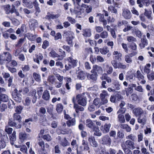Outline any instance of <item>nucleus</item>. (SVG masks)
<instances>
[{
    "instance_id": "412c9836",
    "label": "nucleus",
    "mask_w": 154,
    "mask_h": 154,
    "mask_svg": "<svg viewBox=\"0 0 154 154\" xmlns=\"http://www.w3.org/2000/svg\"><path fill=\"white\" fill-rule=\"evenodd\" d=\"M97 73H92L91 74L89 73L86 74V76L87 78L89 79H91L93 81H96L97 79Z\"/></svg>"
},
{
    "instance_id": "79ce46f5",
    "label": "nucleus",
    "mask_w": 154,
    "mask_h": 154,
    "mask_svg": "<svg viewBox=\"0 0 154 154\" xmlns=\"http://www.w3.org/2000/svg\"><path fill=\"white\" fill-rule=\"evenodd\" d=\"M8 100V96L5 94H1V101H2L4 102H6Z\"/></svg>"
},
{
    "instance_id": "6e6552de",
    "label": "nucleus",
    "mask_w": 154,
    "mask_h": 154,
    "mask_svg": "<svg viewBox=\"0 0 154 154\" xmlns=\"http://www.w3.org/2000/svg\"><path fill=\"white\" fill-rule=\"evenodd\" d=\"M63 55L60 57L57 54L54 50L51 51L49 53V56L54 58L59 57L58 60H62L65 56V52L63 51Z\"/></svg>"
},
{
    "instance_id": "052dcab7",
    "label": "nucleus",
    "mask_w": 154,
    "mask_h": 154,
    "mask_svg": "<svg viewBox=\"0 0 154 154\" xmlns=\"http://www.w3.org/2000/svg\"><path fill=\"white\" fill-rule=\"evenodd\" d=\"M109 51V50L107 48H103L101 49L100 50V52L102 54H106L108 53Z\"/></svg>"
},
{
    "instance_id": "338daca9",
    "label": "nucleus",
    "mask_w": 154,
    "mask_h": 154,
    "mask_svg": "<svg viewBox=\"0 0 154 154\" xmlns=\"http://www.w3.org/2000/svg\"><path fill=\"white\" fill-rule=\"evenodd\" d=\"M63 146H66L68 145L69 143L66 139L62 140L60 143Z\"/></svg>"
},
{
    "instance_id": "6e6d98bb",
    "label": "nucleus",
    "mask_w": 154,
    "mask_h": 154,
    "mask_svg": "<svg viewBox=\"0 0 154 154\" xmlns=\"http://www.w3.org/2000/svg\"><path fill=\"white\" fill-rule=\"evenodd\" d=\"M108 10L112 13H116L117 10L113 6L111 5L108 8Z\"/></svg>"
},
{
    "instance_id": "7ed1b4c3",
    "label": "nucleus",
    "mask_w": 154,
    "mask_h": 154,
    "mask_svg": "<svg viewBox=\"0 0 154 154\" xmlns=\"http://www.w3.org/2000/svg\"><path fill=\"white\" fill-rule=\"evenodd\" d=\"M67 60L68 61V63L65 65V68L67 70L76 66L77 60L73 59L71 57H69Z\"/></svg>"
},
{
    "instance_id": "f03ea898",
    "label": "nucleus",
    "mask_w": 154,
    "mask_h": 154,
    "mask_svg": "<svg viewBox=\"0 0 154 154\" xmlns=\"http://www.w3.org/2000/svg\"><path fill=\"white\" fill-rule=\"evenodd\" d=\"M84 94H78L76 96L78 103L83 106H85L87 104V100L85 97L84 96Z\"/></svg>"
},
{
    "instance_id": "aec40b11",
    "label": "nucleus",
    "mask_w": 154,
    "mask_h": 154,
    "mask_svg": "<svg viewBox=\"0 0 154 154\" xmlns=\"http://www.w3.org/2000/svg\"><path fill=\"white\" fill-rule=\"evenodd\" d=\"M97 17H98L99 20L103 23L104 26L106 24V21L104 19V16L103 14H101L100 13L97 14Z\"/></svg>"
},
{
    "instance_id": "8fccbe9b",
    "label": "nucleus",
    "mask_w": 154,
    "mask_h": 154,
    "mask_svg": "<svg viewBox=\"0 0 154 154\" xmlns=\"http://www.w3.org/2000/svg\"><path fill=\"white\" fill-rule=\"evenodd\" d=\"M20 148V150L21 152L25 153L24 154H27V149L26 145L21 146V147Z\"/></svg>"
},
{
    "instance_id": "9b49d317",
    "label": "nucleus",
    "mask_w": 154,
    "mask_h": 154,
    "mask_svg": "<svg viewBox=\"0 0 154 154\" xmlns=\"http://www.w3.org/2000/svg\"><path fill=\"white\" fill-rule=\"evenodd\" d=\"M133 113L136 116H140L144 114H146V111H143L141 108H137L133 110Z\"/></svg>"
},
{
    "instance_id": "ddd939ff",
    "label": "nucleus",
    "mask_w": 154,
    "mask_h": 154,
    "mask_svg": "<svg viewBox=\"0 0 154 154\" xmlns=\"http://www.w3.org/2000/svg\"><path fill=\"white\" fill-rule=\"evenodd\" d=\"M1 140V145H2V148H4L6 146V143L8 142V138L7 135H3L2 136Z\"/></svg>"
},
{
    "instance_id": "f3484780",
    "label": "nucleus",
    "mask_w": 154,
    "mask_h": 154,
    "mask_svg": "<svg viewBox=\"0 0 154 154\" xmlns=\"http://www.w3.org/2000/svg\"><path fill=\"white\" fill-rule=\"evenodd\" d=\"M103 143L110 146L111 143V140L108 135H106L102 138Z\"/></svg>"
},
{
    "instance_id": "a878e982",
    "label": "nucleus",
    "mask_w": 154,
    "mask_h": 154,
    "mask_svg": "<svg viewBox=\"0 0 154 154\" xmlns=\"http://www.w3.org/2000/svg\"><path fill=\"white\" fill-rule=\"evenodd\" d=\"M63 109V105L61 103H58L56 106V109L57 112L58 114L61 113Z\"/></svg>"
},
{
    "instance_id": "a211bd4d",
    "label": "nucleus",
    "mask_w": 154,
    "mask_h": 154,
    "mask_svg": "<svg viewBox=\"0 0 154 154\" xmlns=\"http://www.w3.org/2000/svg\"><path fill=\"white\" fill-rule=\"evenodd\" d=\"M29 24L31 28L34 29L38 26V23L36 20H31L29 21Z\"/></svg>"
},
{
    "instance_id": "bb28decb",
    "label": "nucleus",
    "mask_w": 154,
    "mask_h": 154,
    "mask_svg": "<svg viewBox=\"0 0 154 154\" xmlns=\"http://www.w3.org/2000/svg\"><path fill=\"white\" fill-rule=\"evenodd\" d=\"M25 36L31 41H34L36 37V35L29 33L26 34Z\"/></svg>"
},
{
    "instance_id": "4d7b16f0",
    "label": "nucleus",
    "mask_w": 154,
    "mask_h": 154,
    "mask_svg": "<svg viewBox=\"0 0 154 154\" xmlns=\"http://www.w3.org/2000/svg\"><path fill=\"white\" fill-rule=\"evenodd\" d=\"M23 109L22 106H17L15 108V112L17 113L20 114Z\"/></svg>"
},
{
    "instance_id": "c9c22d12",
    "label": "nucleus",
    "mask_w": 154,
    "mask_h": 154,
    "mask_svg": "<svg viewBox=\"0 0 154 154\" xmlns=\"http://www.w3.org/2000/svg\"><path fill=\"white\" fill-rule=\"evenodd\" d=\"M104 71L107 72V73L108 74H110L111 73L112 71V68L110 66L108 65H106L104 69Z\"/></svg>"
},
{
    "instance_id": "423d86ee",
    "label": "nucleus",
    "mask_w": 154,
    "mask_h": 154,
    "mask_svg": "<svg viewBox=\"0 0 154 154\" xmlns=\"http://www.w3.org/2000/svg\"><path fill=\"white\" fill-rule=\"evenodd\" d=\"M135 77L138 80L140 81V84H144L145 83L146 81L144 79V76L139 70L137 71Z\"/></svg>"
},
{
    "instance_id": "39448f33",
    "label": "nucleus",
    "mask_w": 154,
    "mask_h": 154,
    "mask_svg": "<svg viewBox=\"0 0 154 154\" xmlns=\"http://www.w3.org/2000/svg\"><path fill=\"white\" fill-rule=\"evenodd\" d=\"M75 5L74 10H72V9H70V10L71 14L73 15L75 14L76 15V17L80 18L81 17L80 16L82 14V9H80L79 6V5Z\"/></svg>"
},
{
    "instance_id": "cd10ccee",
    "label": "nucleus",
    "mask_w": 154,
    "mask_h": 154,
    "mask_svg": "<svg viewBox=\"0 0 154 154\" xmlns=\"http://www.w3.org/2000/svg\"><path fill=\"white\" fill-rule=\"evenodd\" d=\"M82 7L85 8V11L87 13L91 12L92 10V8L91 5H88L84 4H82L81 5Z\"/></svg>"
},
{
    "instance_id": "c756f323",
    "label": "nucleus",
    "mask_w": 154,
    "mask_h": 154,
    "mask_svg": "<svg viewBox=\"0 0 154 154\" xmlns=\"http://www.w3.org/2000/svg\"><path fill=\"white\" fill-rule=\"evenodd\" d=\"M78 78L81 80L84 79L85 78V75L82 71H79L77 72Z\"/></svg>"
},
{
    "instance_id": "9d476101",
    "label": "nucleus",
    "mask_w": 154,
    "mask_h": 154,
    "mask_svg": "<svg viewBox=\"0 0 154 154\" xmlns=\"http://www.w3.org/2000/svg\"><path fill=\"white\" fill-rule=\"evenodd\" d=\"M18 91L15 89L12 93V96L14 100L17 102H20L22 101L21 97H20L17 93Z\"/></svg>"
},
{
    "instance_id": "774afa93",
    "label": "nucleus",
    "mask_w": 154,
    "mask_h": 154,
    "mask_svg": "<svg viewBox=\"0 0 154 154\" xmlns=\"http://www.w3.org/2000/svg\"><path fill=\"white\" fill-rule=\"evenodd\" d=\"M49 42L47 41H45L43 42V44L42 45V48L43 49H46L49 45Z\"/></svg>"
},
{
    "instance_id": "393cba45",
    "label": "nucleus",
    "mask_w": 154,
    "mask_h": 154,
    "mask_svg": "<svg viewBox=\"0 0 154 154\" xmlns=\"http://www.w3.org/2000/svg\"><path fill=\"white\" fill-rule=\"evenodd\" d=\"M131 12L128 9H124L123 12V15L126 19H129L131 17Z\"/></svg>"
},
{
    "instance_id": "58836bf2",
    "label": "nucleus",
    "mask_w": 154,
    "mask_h": 154,
    "mask_svg": "<svg viewBox=\"0 0 154 154\" xmlns=\"http://www.w3.org/2000/svg\"><path fill=\"white\" fill-rule=\"evenodd\" d=\"M48 80L51 84H54L56 81V79L54 75L49 76L48 78Z\"/></svg>"
},
{
    "instance_id": "4be33fe9",
    "label": "nucleus",
    "mask_w": 154,
    "mask_h": 154,
    "mask_svg": "<svg viewBox=\"0 0 154 154\" xmlns=\"http://www.w3.org/2000/svg\"><path fill=\"white\" fill-rule=\"evenodd\" d=\"M88 140L90 143H92V145L93 147H97V146L98 144L95 141L94 137L93 136H90L88 138Z\"/></svg>"
},
{
    "instance_id": "c85d7f7f",
    "label": "nucleus",
    "mask_w": 154,
    "mask_h": 154,
    "mask_svg": "<svg viewBox=\"0 0 154 154\" xmlns=\"http://www.w3.org/2000/svg\"><path fill=\"white\" fill-rule=\"evenodd\" d=\"M66 124L68 127H70L73 126L75 124V118L71 119L66 122Z\"/></svg>"
},
{
    "instance_id": "473e14b6",
    "label": "nucleus",
    "mask_w": 154,
    "mask_h": 154,
    "mask_svg": "<svg viewBox=\"0 0 154 154\" xmlns=\"http://www.w3.org/2000/svg\"><path fill=\"white\" fill-rule=\"evenodd\" d=\"M118 121L121 123H124L125 122V120L123 114H118Z\"/></svg>"
},
{
    "instance_id": "0e129e2a",
    "label": "nucleus",
    "mask_w": 154,
    "mask_h": 154,
    "mask_svg": "<svg viewBox=\"0 0 154 154\" xmlns=\"http://www.w3.org/2000/svg\"><path fill=\"white\" fill-rule=\"evenodd\" d=\"M10 6L9 5H6L4 6V9L6 11L7 14H9L10 13Z\"/></svg>"
},
{
    "instance_id": "b1692460",
    "label": "nucleus",
    "mask_w": 154,
    "mask_h": 154,
    "mask_svg": "<svg viewBox=\"0 0 154 154\" xmlns=\"http://www.w3.org/2000/svg\"><path fill=\"white\" fill-rule=\"evenodd\" d=\"M35 56V58L34 59V61L39 64V61L42 60L43 58L42 54H36Z\"/></svg>"
},
{
    "instance_id": "1a4fd4ad",
    "label": "nucleus",
    "mask_w": 154,
    "mask_h": 154,
    "mask_svg": "<svg viewBox=\"0 0 154 154\" xmlns=\"http://www.w3.org/2000/svg\"><path fill=\"white\" fill-rule=\"evenodd\" d=\"M91 72L93 73H97H97L101 74L103 72V70L101 67L95 65H93Z\"/></svg>"
},
{
    "instance_id": "864d4df0",
    "label": "nucleus",
    "mask_w": 154,
    "mask_h": 154,
    "mask_svg": "<svg viewBox=\"0 0 154 154\" xmlns=\"http://www.w3.org/2000/svg\"><path fill=\"white\" fill-rule=\"evenodd\" d=\"M82 145L84 146V149L85 151L89 150L90 148L88 145L87 143L84 140H82Z\"/></svg>"
},
{
    "instance_id": "e433bc0d",
    "label": "nucleus",
    "mask_w": 154,
    "mask_h": 154,
    "mask_svg": "<svg viewBox=\"0 0 154 154\" xmlns=\"http://www.w3.org/2000/svg\"><path fill=\"white\" fill-rule=\"evenodd\" d=\"M48 112L50 115L52 114L53 111L54 109V106L52 104H50L47 107Z\"/></svg>"
},
{
    "instance_id": "e2e57ef3",
    "label": "nucleus",
    "mask_w": 154,
    "mask_h": 154,
    "mask_svg": "<svg viewBox=\"0 0 154 154\" xmlns=\"http://www.w3.org/2000/svg\"><path fill=\"white\" fill-rule=\"evenodd\" d=\"M100 99L97 98L94 100L93 103L96 106H97L99 105H101V103H100Z\"/></svg>"
},
{
    "instance_id": "0eeeda50",
    "label": "nucleus",
    "mask_w": 154,
    "mask_h": 154,
    "mask_svg": "<svg viewBox=\"0 0 154 154\" xmlns=\"http://www.w3.org/2000/svg\"><path fill=\"white\" fill-rule=\"evenodd\" d=\"M108 96V94L106 91H103L100 94V97L101 99V105L105 104L108 102L107 97Z\"/></svg>"
},
{
    "instance_id": "5fc2aeb1",
    "label": "nucleus",
    "mask_w": 154,
    "mask_h": 154,
    "mask_svg": "<svg viewBox=\"0 0 154 154\" xmlns=\"http://www.w3.org/2000/svg\"><path fill=\"white\" fill-rule=\"evenodd\" d=\"M31 121L30 119H26L23 123V125L25 128L29 127L31 123L29 122Z\"/></svg>"
},
{
    "instance_id": "f8f14e48",
    "label": "nucleus",
    "mask_w": 154,
    "mask_h": 154,
    "mask_svg": "<svg viewBox=\"0 0 154 154\" xmlns=\"http://www.w3.org/2000/svg\"><path fill=\"white\" fill-rule=\"evenodd\" d=\"M72 101L74 104V108L75 109V111L78 113L79 111H83L84 110L83 107L79 106L76 103L75 98V97H73L72 99Z\"/></svg>"
},
{
    "instance_id": "a18cd8bd",
    "label": "nucleus",
    "mask_w": 154,
    "mask_h": 154,
    "mask_svg": "<svg viewBox=\"0 0 154 154\" xmlns=\"http://www.w3.org/2000/svg\"><path fill=\"white\" fill-rule=\"evenodd\" d=\"M127 39L129 42H133L137 41L136 39L132 36H128Z\"/></svg>"
},
{
    "instance_id": "f257e3e1",
    "label": "nucleus",
    "mask_w": 154,
    "mask_h": 154,
    "mask_svg": "<svg viewBox=\"0 0 154 154\" xmlns=\"http://www.w3.org/2000/svg\"><path fill=\"white\" fill-rule=\"evenodd\" d=\"M125 143L126 147L127 148H124L122 146L125 153L126 154H132L131 151L128 149H133L135 148L134 142L128 140L125 141Z\"/></svg>"
},
{
    "instance_id": "4c0bfd02",
    "label": "nucleus",
    "mask_w": 154,
    "mask_h": 154,
    "mask_svg": "<svg viewBox=\"0 0 154 154\" xmlns=\"http://www.w3.org/2000/svg\"><path fill=\"white\" fill-rule=\"evenodd\" d=\"M94 135L100 136L101 135V133L100 132L99 128L98 127H94Z\"/></svg>"
},
{
    "instance_id": "2eb2a0df",
    "label": "nucleus",
    "mask_w": 154,
    "mask_h": 154,
    "mask_svg": "<svg viewBox=\"0 0 154 154\" xmlns=\"http://www.w3.org/2000/svg\"><path fill=\"white\" fill-rule=\"evenodd\" d=\"M19 138L20 141L23 143L25 140H27V134L25 132H20L19 134Z\"/></svg>"
},
{
    "instance_id": "bf43d9fd",
    "label": "nucleus",
    "mask_w": 154,
    "mask_h": 154,
    "mask_svg": "<svg viewBox=\"0 0 154 154\" xmlns=\"http://www.w3.org/2000/svg\"><path fill=\"white\" fill-rule=\"evenodd\" d=\"M36 90H33L32 92V96H34L33 99L32 100V102L33 103H35L37 99V98L36 97Z\"/></svg>"
},
{
    "instance_id": "37998d69",
    "label": "nucleus",
    "mask_w": 154,
    "mask_h": 154,
    "mask_svg": "<svg viewBox=\"0 0 154 154\" xmlns=\"http://www.w3.org/2000/svg\"><path fill=\"white\" fill-rule=\"evenodd\" d=\"M4 55L6 60L8 62L10 61L11 59V55L9 53L6 52L5 54Z\"/></svg>"
},
{
    "instance_id": "20e7f679",
    "label": "nucleus",
    "mask_w": 154,
    "mask_h": 154,
    "mask_svg": "<svg viewBox=\"0 0 154 154\" xmlns=\"http://www.w3.org/2000/svg\"><path fill=\"white\" fill-rule=\"evenodd\" d=\"M65 34L66 35V40L68 44L72 45V40L75 37L73 32L72 31H68L65 32Z\"/></svg>"
},
{
    "instance_id": "49530a36",
    "label": "nucleus",
    "mask_w": 154,
    "mask_h": 154,
    "mask_svg": "<svg viewBox=\"0 0 154 154\" xmlns=\"http://www.w3.org/2000/svg\"><path fill=\"white\" fill-rule=\"evenodd\" d=\"M125 90L126 93V95L128 96L131 94L133 92V90L131 88H128L125 89Z\"/></svg>"
},
{
    "instance_id": "3c124183",
    "label": "nucleus",
    "mask_w": 154,
    "mask_h": 154,
    "mask_svg": "<svg viewBox=\"0 0 154 154\" xmlns=\"http://www.w3.org/2000/svg\"><path fill=\"white\" fill-rule=\"evenodd\" d=\"M86 125L89 128H92L93 126V123L90 119H88L86 120Z\"/></svg>"
},
{
    "instance_id": "c03bdc74",
    "label": "nucleus",
    "mask_w": 154,
    "mask_h": 154,
    "mask_svg": "<svg viewBox=\"0 0 154 154\" xmlns=\"http://www.w3.org/2000/svg\"><path fill=\"white\" fill-rule=\"evenodd\" d=\"M100 36L102 38H106L108 37V34L106 31H104L100 34Z\"/></svg>"
},
{
    "instance_id": "09e8293b",
    "label": "nucleus",
    "mask_w": 154,
    "mask_h": 154,
    "mask_svg": "<svg viewBox=\"0 0 154 154\" xmlns=\"http://www.w3.org/2000/svg\"><path fill=\"white\" fill-rule=\"evenodd\" d=\"M13 117L14 120H17L19 122H20L21 119V117L19 115L18 113H15L14 114Z\"/></svg>"
},
{
    "instance_id": "4468645a",
    "label": "nucleus",
    "mask_w": 154,
    "mask_h": 154,
    "mask_svg": "<svg viewBox=\"0 0 154 154\" xmlns=\"http://www.w3.org/2000/svg\"><path fill=\"white\" fill-rule=\"evenodd\" d=\"M111 126L110 124L106 123L103 126H102L100 128V129L103 133H107L109 131Z\"/></svg>"
},
{
    "instance_id": "69168bd1",
    "label": "nucleus",
    "mask_w": 154,
    "mask_h": 154,
    "mask_svg": "<svg viewBox=\"0 0 154 154\" xmlns=\"http://www.w3.org/2000/svg\"><path fill=\"white\" fill-rule=\"evenodd\" d=\"M31 100L28 97L26 98L24 105L26 106H28L30 104Z\"/></svg>"
},
{
    "instance_id": "72a5a7b5",
    "label": "nucleus",
    "mask_w": 154,
    "mask_h": 154,
    "mask_svg": "<svg viewBox=\"0 0 154 154\" xmlns=\"http://www.w3.org/2000/svg\"><path fill=\"white\" fill-rule=\"evenodd\" d=\"M151 64L149 63L146 64L145 66L144 69V72L147 74L151 72L149 68L150 67Z\"/></svg>"
},
{
    "instance_id": "dca6fc26",
    "label": "nucleus",
    "mask_w": 154,
    "mask_h": 154,
    "mask_svg": "<svg viewBox=\"0 0 154 154\" xmlns=\"http://www.w3.org/2000/svg\"><path fill=\"white\" fill-rule=\"evenodd\" d=\"M146 114L140 115L138 119V122L142 125H145L146 122Z\"/></svg>"
},
{
    "instance_id": "13d9d810",
    "label": "nucleus",
    "mask_w": 154,
    "mask_h": 154,
    "mask_svg": "<svg viewBox=\"0 0 154 154\" xmlns=\"http://www.w3.org/2000/svg\"><path fill=\"white\" fill-rule=\"evenodd\" d=\"M48 16L50 19H54L58 18L60 16V15L58 14H49Z\"/></svg>"
},
{
    "instance_id": "de8ad7c7",
    "label": "nucleus",
    "mask_w": 154,
    "mask_h": 154,
    "mask_svg": "<svg viewBox=\"0 0 154 154\" xmlns=\"http://www.w3.org/2000/svg\"><path fill=\"white\" fill-rule=\"evenodd\" d=\"M33 77L36 81L37 82L40 81L41 77L39 74L34 73L33 74Z\"/></svg>"
},
{
    "instance_id": "ea45409f",
    "label": "nucleus",
    "mask_w": 154,
    "mask_h": 154,
    "mask_svg": "<svg viewBox=\"0 0 154 154\" xmlns=\"http://www.w3.org/2000/svg\"><path fill=\"white\" fill-rule=\"evenodd\" d=\"M113 54L114 55H115L116 58L118 60L120 59L122 56V54L117 51H114L113 53Z\"/></svg>"
},
{
    "instance_id": "2f4dec72",
    "label": "nucleus",
    "mask_w": 154,
    "mask_h": 154,
    "mask_svg": "<svg viewBox=\"0 0 154 154\" xmlns=\"http://www.w3.org/2000/svg\"><path fill=\"white\" fill-rule=\"evenodd\" d=\"M148 79L150 81H152L154 79V72L151 71V72L147 74Z\"/></svg>"
},
{
    "instance_id": "7c9ffc66",
    "label": "nucleus",
    "mask_w": 154,
    "mask_h": 154,
    "mask_svg": "<svg viewBox=\"0 0 154 154\" xmlns=\"http://www.w3.org/2000/svg\"><path fill=\"white\" fill-rule=\"evenodd\" d=\"M120 126L122 128L125 129L127 132H130L131 131V128L128 125L122 124Z\"/></svg>"
},
{
    "instance_id": "f704fd0d",
    "label": "nucleus",
    "mask_w": 154,
    "mask_h": 154,
    "mask_svg": "<svg viewBox=\"0 0 154 154\" xmlns=\"http://www.w3.org/2000/svg\"><path fill=\"white\" fill-rule=\"evenodd\" d=\"M145 12L144 14L147 18L150 20H152V17L151 16V14H152V11H148L147 10L145 9Z\"/></svg>"
},
{
    "instance_id": "603ef678",
    "label": "nucleus",
    "mask_w": 154,
    "mask_h": 154,
    "mask_svg": "<svg viewBox=\"0 0 154 154\" xmlns=\"http://www.w3.org/2000/svg\"><path fill=\"white\" fill-rule=\"evenodd\" d=\"M42 137L44 139V140H46L48 141H50L52 139L51 137L49 134H47L43 135Z\"/></svg>"
},
{
    "instance_id": "5701e85b",
    "label": "nucleus",
    "mask_w": 154,
    "mask_h": 154,
    "mask_svg": "<svg viewBox=\"0 0 154 154\" xmlns=\"http://www.w3.org/2000/svg\"><path fill=\"white\" fill-rule=\"evenodd\" d=\"M50 97V93L47 90L44 91L42 95V98L45 100L48 101L49 100Z\"/></svg>"
},
{
    "instance_id": "6ab92c4d",
    "label": "nucleus",
    "mask_w": 154,
    "mask_h": 154,
    "mask_svg": "<svg viewBox=\"0 0 154 154\" xmlns=\"http://www.w3.org/2000/svg\"><path fill=\"white\" fill-rule=\"evenodd\" d=\"M16 132L15 131H14L10 137V141L11 144L13 145L14 142L16 140Z\"/></svg>"
},
{
    "instance_id": "a19ab883",
    "label": "nucleus",
    "mask_w": 154,
    "mask_h": 154,
    "mask_svg": "<svg viewBox=\"0 0 154 154\" xmlns=\"http://www.w3.org/2000/svg\"><path fill=\"white\" fill-rule=\"evenodd\" d=\"M23 2L25 4L26 6L29 8H32L33 7V5L31 2H27L26 0H23Z\"/></svg>"
},
{
    "instance_id": "680f3d73",
    "label": "nucleus",
    "mask_w": 154,
    "mask_h": 154,
    "mask_svg": "<svg viewBox=\"0 0 154 154\" xmlns=\"http://www.w3.org/2000/svg\"><path fill=\"white\" fill-rule=\"evenodd\" d=\"M136 138V136L132 134H131L126 137L127 139H130L132 141H134Z\"/></svg>"
}]
</instances>
